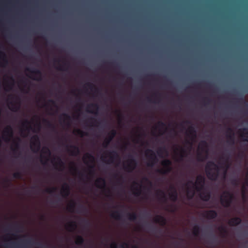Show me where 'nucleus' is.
<instances>
[{"label": "nucleus", "mask_w": 248, "mask_h": 248, "mask_svg": "<svg viewBox=\"0 0 248 248\" xmlns=\"http://www.w3.org/2000/svg\"><path fill=\"white\" fill-rule=\"evenodd\" d=\"M220 168L214 162L210 161L205 166V172L208 178L212 181H216L219 173Z\"/></svg>", "instance_id": "nucleus-1"}, {"label": "nucleus", "mask_w": 248, "mask_h": 248, "mask_svg": "<svg viewBox=\"0 0 248 248\" xmlns=\"http://www.w3.org/2000/svg\"><path fill=\"white\" fill-rule=\"evenodd\" d=\"M234 199L233 194L228 191H225L221 196L220 202L225 207H229Z\"/></svg>", "instance_id": "nucleus-2"}, {"label": "nucleus", "mask_w": 248, "mask_h": 248, "mask_svg": "<svg viewBox=\"0 0 248 248\" xmlns=\"http://www.w3.org/2000/svg\"><path fill=\"white\" fill-rule=\"evenodd\" d=\"M145 155L148 158L147 166L153 167L157 162L158 159L155 152L151 149H147L145 152Z\"/></svg>", "instance_id": "nucleus-3"}, {"label": "nucleus", "mask_w": 248, "mask_h": 248, "mask_svg": "<svg viewBox=\"0 0 248 248\" xmlns=\"http://www.w3.org/2000/svg\"><path fill=\"white\" fill-rule=\"evenodd\" d=\"M163 168L158 169L156 171L162 174H167L170 173L172 170V162L169 159L163 160L161 162Z\"/></svg>", "instance_id": "nucleus-4"}, {"label": "nucleus", "mask_w": 248, "mask_h": 248, "mask_svg": "<svg viewBox=\"0 0 248 248\" xmlns=\"http://www.w3.org/2000/svg\"><path fill=\"white\" fill-rule=\"evenodd\" d=\"M129 159L127 160V165L124 167V170L128 172H132L137 166V161L131 155H128Z\"/></svg>", "instance_id": "nucleus-5"}, {"label": "nucleus", "mask_w": 248, "mask_h": 248, "mask_svg": "<svg viewBox=\"0 0 248 248\" xmlns=\"http://www.w3.org/2000/svg\"><path fill=\"white\" fill-rule=\"evenodd\" d=\"M188 183L194 185L197 190L200 191L203 188L205 184V178L202 175H199L197 177L195 183H194L192 181H189Z\"/></svg>", "instance_id": "nucleus-6"}, {"label": "nucleus", "mask_w": 248, "mask_h": 248, "mask_svg": "<svg viewBox=\"0 0 248 248\" xmlns=\"http://www.w3.org/2000/svg\"><path fill=\"white\" fill-rule=\"evenodd\" d=\"M31 148L34 153H37L39 151L40 149V141L38 135H35L31 137Z\"/></svg>", "instance_id": "nucleus-7"}, {"label": "nucleus", "mask_w": 248, "mask_h": 248, "mask_svg": "<svg viewBox=\"0 0 248 248\" xmlns=\"http://www.w3.org/2000/svg\"><path fill=\"white\" fill-rule=\"evenodd\" d=\"M13 137V130L10 125L7 126L3 132V139L6 142L10 141L11 138Z\"/></svg>", "instance_id": "nucleus-8"}, {"label": "nucleus", "mask_w": 248, "mask_h": 248, "mask_svg": "<svg viewBox=\"0 0 248 248\" xmlns=\"http://www.w3.org/2000/svg\"><path fill=\"white\" fill-rule=\"evenodd\" d=\"M117 134V131L115 129H112L108 133V137L105 140L103 146L104 148H107L113 139Z\"/></svg>", "instance_id": "nucleus-9"}, {"label": "nucleus", "mask_w": 248, "mask_h": 248, "mask_svg": "<svg viewBox=\"0 0 248 248\" xmlns=\"http://www.w3.org/2000/svg\"><path fill=\"white\" fill-rule=\"evenodd\" d=\"M226 133L228 139L227 142L230 145L233 146L235 144V141L233 130L231 127H228Z\"/></svg>", "instance_id": "nucleus-10"}, {"label": "nucleus", "mask_w": 248, "mask_h": 248, "mask_svg": "<svg viewBox=\"0 0 248 248\" xmlns=\"http://www.w3.org/2000/svg\"><path fill=\"white\" fill-rule=\"evenodd\" d=\"M26 70L33 74L35 77L33 78V79L35 80H41L42 73L40 70L38 69H31L28 68Z\"/></svg>", "instance_id": "nucleus-11"}, {"label": "nucleus", "mask_w": 248, "mask_h": 248, "mask_svg": "<svg viewBox=\"0 0 248 248\" xmlns=\"http://www.w3.org/2000/svg\"><path fill=\"white\" fill-rule=\"evenodd\" d=\"M202 216L207 219H213L217 217V213L214 210H207L202 214Z\"/></svg>", "instance_id": "nucleus-12"}, {"label": "nucleus", "mask_w": 248, "mask_h": 248, "mask_svg": "<svg viewBox=\"0 0 248 248\" xmlns=\"http://www.w3.org/2000/svg\"><path fill=\"white\" fill-rule=\"evenodd\" d=\"M99 105L96 103H91L87 107V111L91 113L97 114L99 110Z\"/></svg>", "instance_id": "nucleus-13"}, {"label": "nucleus", "mask_w": 248, "mask_h": 248, "mask_svg": "<svg viewBox=\"0 0 248 248\" xmlns=\"http://www.w3.org/2000/svg\"><path fill=\"white\" fill-rule=\"evenodd\" d=\"M70 193V187L68 184L67 183H64L63 186H62L61 194L62 196L66 198L68 197Z\"/></svg>", "instance_id": "nucleus-14"}, {"label": "nucleus", "mask_w": 248, "mask_h": 248, "mask_svg": "<svg viewBox=\"0 0 248 248\" xmlns=\"http://www.w3.org/2000/svg\"><path fill=\"white\" fill-rule=\"evenodd\" d=\"M96 186L100 189H105L106 187V181L103 178L100 177L95 181Z\"/></svg>", "instance_id": "nucleus-15"}, {"label": "nucleus", "mask_w": 248, "mask_h": 248, "mask_svg": "<svg viewBox=\"0 0 248 248\" xmlns=\"http://www.w3.org/2000/svg\"><path fill=\"white\" fill-rule=\"evenodd\" d=\"M71 148H72V150H71L68 148V146L67 145V151L70 153V155L73 156H77L79 154L80 150L79 148L76 145H71Z\"/></svg>", "instance_id": "nucleus-16"}, {"label": "nucleus", "mask_w": 248, "mask_h": 248, "mask_svg": "<svg viewBox=\"0 0 248 248\" xmlns=\"http://www.w3.org/2000/svg\"><path fill=\"white\" fill-rule=\"evenodd\" d=\"M154 221L155 223H159L161 226H165L167 223L166 218L160 215H157L154 218Z\"/></svg>", "instance_id": "nucleus-17"}, {"label": "nucleus", "mask_w": 248, "mask_h": 248, "mask_svg": "<svg viewBox=\"0 0 248 248\" xmlns=\"http://www.w3.org/2000/svg\"><path fill=\"white\" fill-rule=\"evenodd\" d=\"M170 189L172 190V191L169 194L170 198L172 201L175 202H176L178 199L177 191L175 188L173 186L170 187Z\"/></svg>", "instance_id": "nucleus-18"}, {"label": "nucleus", "mask_w": 248, "mask_h": 248, "mask_svg": "<svg viewBox=\"0 0 248 248\" xmlns=\"http://www.w3.org/2000/svg\"><path fill=\"white\" fill-rule=\"evenodd\" d=\"M242 222V219L239 217H235L231 218L228 222L230 226H235L240 224Z\"/></svg>", "instance_id": "nucleus-19"}, {"label": "nucleus", "mask_w": 248, "mask_h": 248, "mask_svg": "<svg viewBox=\"0 0 248 248\" xmlns=\"http://www.w3.org/2000/svg\"><path fill=\"white\" fill-rule=\"evenodd\" d=\"M109 163H113L115 159L119 158V155L116 151L109 152Z\"/></svg>", "instance_id": "nucleus-20"}, {"label": "nucleus", "mask_w": 248, "mask_h": 248, "mask_svg": "<svg viewBox=\"0 0 248 248\" xmlns=\"http://www.w3.org/2000/svg\"><path fill=\"white\" fill-rule=\"evenodd\" d=\"M129 245L128 243L124 242L120 245L119 248H129ZM110 248H118V244L113 242L110 245Z\"/></svg>", "instance_id": "nucleus-21"}, {"label": "nucleus", "mask_w": 248, "mask_h": 248, "mask_svg": "<svg viewBox=\"0 0 248 248\" xmlns=\"http://www.w3.org/2000/svg\"><path fill=\"white\" fill-rule=\"evenodd\" d=\"M77 227V223L75 221H70L66 225V229L69 232H73Z\"/></svg>", "instance_id": "nucleus-22"}, {"label": "nucleus", "mask_w": 248, "mask_h": 248, "mask_svg": "<svg viewBox=\"0 0 248 248\" xmlns=\"http://www.w3.org/2000/svg\"><path fill=\"white\" fill-rule=\"evenodd\" d=\"M57 161L54 163V165L56 169H57V167L59 166L60 169L59 170H62L64 168V163L62 161V159L60 157L57 158Z\"/></svg>", "instance_id": "nucleus-23"}, {"label": "nucleus", "mask_w": 248, "mask_h": 248, "mask_svg": "<svg viewBox=\"0 0 248 248\" xmlns=\"http://www.w3.org/2000/svg\"><path fill=\"white\" fill-rule=\"evenodd\" d=\"M201 199L205 202L209 201L211 198V194L209 192H203L200 194Z\"/></svg>", "instance_id": "nucleus-24"}, {"label": "nucleus", "mask_w": 248, "mask_h": 248, "mask_svg": "<svg viewBox=\"0 0 248 248\" xmlns=\"http://www.w3.org/2000/svg\"><path fill=\"white\" fill-rule=\"evenodd\" d=\"M175 150L176 151L180 150V160H182L183 158L186 156V152L185 148L182 147H179V148L176 147Z\"/></svg>", "instance_id": "nucleus-25"}, {"label": "nucleus", "mask_w": 248, "mask_h": 248, "mask_svg": "<svg viewBox=\"0 0 248 248\" xmlns=\"http://www.w3.org/2000/svg\"><path fill=\"white\" fill-rule=\"evenodd\" d=\"M240 131H245L246 132L241 135L242 140L248 142V128H244Z\"/></svg>", "instance_id": "nucleus-26"}, {"label": "nucleus", "mask_w": 248, "mask_h": 248, "mask_svg": "<svg viewBox=\"0 0 248 248\" xmlns=\"http://www.w3.org/2000/svg\"><path fill=\"white\" fill-rule=\"evenodd\" d=\"M111 217L116 220H120L122 219V215L118 211L113 212L111 214Z\"/></svg>", "instance_id": "nucleus-27"}, {"label": "nucleus", "mask_w": 248, "mask_h": 248, "mask_svg": "<svg viewBox=\"0 0 248 248\" xmlns=\"http://www.w3.org/2000/svg\"><path fill=\"white\" fill-rule=\"evenodd\" d=\"M187 131L193 139L196 137V131L194 126H190L189 127Z\"/></svg>", "instance_id": "nucleus-28"}, {"label": "nucleus", "mask_w": 248, "mask_h": 248, "mask_svg": "<svg viewBox=\"0 0 248 248\" xmlns=\"http://www.w3.org/2000/svg\"><path fill=\"white\" fill-rule=\"evenodd\" d=\"M128 219L130 221H135L137 218V215L135 212L128 213L126 214Z\"/></svg>", "instance_id": "nucleus-29"}, {"label": "nucleus", "mask_w": 248, "mask_h": 248, "mask_svg": "<svg viewBox=\"0 0 248 248\" xmlns=\"http://www.w3.org/2000/svg\"><path fill=\"white\" fill-rule=\"evenodd\" d=\"M43 122L45 123L46 125V126L51 129L52 131L55 130V125L51 123L50 121L46 119H44Z\"/></svg>", "instance_id": "nucleus-30"}, {"label": "nucleus", "mask_w": 248, "mask_h": 248, "mask_svg": "<svg viewBox=\"0 0 248 248\" xmlns=\"http://www.w3.org/2000/svg\"><path fill=\"white\" fill-rule=\"evenodd\" d=\"M0 58L2 60L3 65L5 66L8 64V60L6 54L2 51H0Z\"/></svg>", "instance_id": "nucleus-31"}, {"label": "nucleus", "mask_w": 248, "mask_h": 248, "mask_svg": "<svg viewBox=\"0 0 248 248\" xmlns=\"http://www.w3.org/2000/svg\"><path fill=\"white\" fill-rule=\"evenodd\" d=\"M84 242V239L82 236L78 235L77 236L75 243L77 245H82L83 244Z\"/></svg>", "instance_id": "nucleus-32"}, {"label": "nucleus", "mask_w": 248, "mask_h": 248, "mask_svg": "<svg viewBox=\"0 0 248 248\" xmlns=\"http://www.w3.org/2000/svg\"><path fill=\"white\" fill-rule=\"evenodd\" d=\"M199 147L202 151H204L208 147L207 142L205 140H202L200 142Z\"/></svg>", "instance_id": "nucleus-33"}, {"label": "nucleus", "mask_w": 248, "mask_h": 248, "mask_svg": "<svg viewBox=\"0 0 248 248\" xmlns=\"http://www.w3.org/2000/svg\"><path fill=\"white\" fill-rule=\"evenodd\" d=\"M22 125L24 127H26L27 130H29L32 129V127L30 125V122L27 120H25L22 124Z\"/></svg>", "instance_id": "nucleus-34"}, {"label": "nucleus", "mask_w": 248, "mask_h": 248, "mask_svg": "<svg viewBox=\"0 0 248 248\" xmlns=\"http://www.w3.org/2000/svg\"><path fill=\"white\" fill-rule=\"evenodd\" d=\"M140 186H140V187H138L137 186L135 187H133V189L134 190V191L133 192V194L136 196H140L141 195V190L140 188Z\"/></svg>", "instance_id": "nucleus-35"}, {"label": "nucleus", "mask_w": 248, "mask_h": 248, "mask_svg": "<svg viewBox=\"0 0 248 248\" xmlns=\"http://www.w3.org/2000/svg\"><path fill=\"white\" fill-rule=\"evenodd\" d=\"M10 104L11 105V107H9V108L11 110L14 112H16L19 109V106H16V104L13 102H11Z\"/></svg>", "instance_id": "nucleus-36"}, {"label": "nucleus", "mask_w": 248, "mask_h": 248, "mask_svg": "<svg viewBox=\"0 0 248 248\" xmlns=\"http://www.w3.org/2000/svg\"><path fill=\"white\" fill-rule=\"evenodd\" d=\"M75 133H76V134H77L78 135L79 137H84V136H87L88 135V133L87 132H84L82 130H81L80 129H77L76 130H75Z\"/></svg>", "instance_id": "nucleus-37"}, {"label": "nucleus", "mask_w": 248, "mask_h": 248, "mask_svg": "<svg viewBox=\"0 0 248 248\" xmlns=\"http://www.w3.org/2000/svg\"><path fill=\"white\" fill-rule=\"evenodd\" d=\"M225 161H226V163L225 164L226 169H225V170L224 171V175H226V172H227V170L229 168L230 165L228 163L229 157L226 156L225 155H223L221 157V159H225Z\"/></svg>", "instance_id": "nucleus-38"}, {"label": "nucleus", "mask_w": 248, "mask_h": 248, "mask_svg": "<svg viewBox=\"0 0 248 248\" xmlns=\"http://www.w3.org/2000/svg\"><path fill=\"white\" fill-rule=\"evenodd\" d=\"M200 233V227L196 225H195L193 229V234L196 236H197Z\"/></svg>", "instance_id": "nucleus-39"}, {"label": "nucleus", "mask_w": 248, "mask_h": 248, "mask_svg": "<svg viewBox=\"0 0 248 248\" xmlns=\"http://www.w3.org/2000/svg\"><path fill=\"white\" fill-rule=\"evenodd\" d=\"M62 116H63L64 118V122H65V121H68L67 124L68 125H70L69 121H70L71 119V117H70V116H69L68 114H67L66 113H63L62 115Z\"/></svg>", "instance_id": "nucleus-40"}, {"label": "nucleus", "mask_w": 248, "mask_h": 248, "mask_svg": "<svg viewBox=\"0 0 248 248\" xmlns=\"http://www.w3.org/2000/svg\"><path fill=\"white\" fill-rule=\"evenodd\" d=\"M57 188L56 187H53L51 188H47L46 189V191L50 194H52L55 193L57 190Z\"/></svg>", "instance_id": "nucleus-41"}, {"label": "nucleus", "mask_w": 248, "mask_h": 248, "mask_svg": "<svg viewBox=\"0 0 248 248\" xmlns=\"http://www.w3.org/2000/svg\"><path fill=\"white\" fill-rule=\"evenodd\" d=\"M156 194L157 196H160L162 198L166 200V194L164 191L159 189L157 190Z\"/></svg>", "instance_id": "nucleus-42"}, {"label": "nucleus", "mask_w": 248, "mask_h": 248, "mask_svg": "<svg viewBox=\"0 0 248 248\" xmlns=\"http://www.w3.org/2000/svg\"><path fill=\"white\" fill-rule=\"evenodd\" d=\"M85 158H88L92 162H93L94 160V157L92 154L89 153L86 154Z\"/></svg>", "instance_id": "nucleus-43"}, {"label": "nucleus", "mask_w": 248, "mask_h": 248, "mask_svg": "<svg viewBox=\"0 0 248 248\" xmlns=\"http://www.w3.org/2000/svg\"><path fill=\"white\" fill-rule=\"evenodd\" d=\"M42 152L48 155L49 156L51 155V151L47 147H45L42 150Z\"/></svg>", "instance_id": "nucleus-44"}, {"label": "nucleus", "mask_w": 248, "mask_h": 248, "mask_svg": "<svg viewBox=\"0 0 248 248\" xmlns=\"http://www.w3.org/2000/svg\"><path fill=\"white\" fill-rule=\"evenodd\" d=\"M13 176L14 178L16 179H21L22 177V174L20 172L17 171L16 172H15Z\"/></svg>", "instance_id": "nucleus-45"}, {"label": "nucleus", "mask_w": 248, "mask_h": 248, "mask_svg": "<svg viewBox=\"0 0 248 248\" xmlns=\"http://www.w3.org/2000/svg\"><path fill=\"white\" fill-rule=\"evenodd\" d=\"M75 205L76 203L74 201L71 202L68 207V211L72 212L74 210L75 207Z\"/></svg>", "instance_id": "nucleus-46"}, {"label": "nucleus", "mask_w": 248, "mask_h": 248, "mask_svg": "<svg viewBox=\"0 0 248 248\" xmlns=\"http://www.w3.org/2000/svg\"><path fill=\"white\" fill-rule=\"evenodd\" d=\"M218 230L223 236L227 233V231L224 227L221 226L218 228Z\"/></svg>", "instance_id": "nucleus-47"}, {"label": "nucleus", "mask_w": 248, "mask_h": 248, "mask_svg": "<svg viewBox=\"0 0 248 248\" xmlns=\"http://www.w3.org/2000/svg\"><path fill=\"white\" fill-rule=\"evenodd\" d=\"M238 96L239 97H238L237 100L238 102H246V100L244 99L243 96L241 94H238Z\"/></svg>", "instance_id": "nucleus-48"}, {"label": "nucleus", "mask_w": 248, "mask_h": 248, "mask_svg": "<svg viewBox=\"0 0 248 248\" xmlns=\"http://www.w3.org/2000/svg\"><path fill=\"white\" fill-rule=\"evenodd\" d=\"M68 65L67 63L66 62H63V64L62 65H60L57 69L61 71H66L67 69H64V67Z\"/></svg>", "instance_id": "nucleus-49"}, {"label": "nucleus", "mask_w": 248, "mask_h": 248, "mask_svg": "<svg viewBox=\"0 0 248 248\" xmlns=\"http://www.w3.org/2000/svg\"><path fill=\"white\" fill-rule=\"evenodd\" d=\"M204 159V158L203 157V156L201 153H198L197 155V160L199 161H203Z\"/></svg>", "instance_id": "nucleus-50"}, {"label": "nucleus", "mask_w": 248, "mask_h": 248, "mask_svg": "<svg viewBox=\"0 0 248 248\" xmlns=\"http://www.w3.org/2000/svg\"><path fill=\"white\" fill-rule=\"evenodd\" d=\"M157 125H158V126L162 127V128L165 127L166 126V124L161 121H159L157 123Z\"/></svg>", "instance_id": "nucleus-51"}, {"label": "nucleus", "mask_w": 248, "mask_h": 248, "mask_svg": "<svg viewBox=\"0 0 248 248\" xmlns=\"http://www.w3.org/2000/svg\"><path fill=\"white\" fill-rule=\"evenodd\" d=\"M14 144L15 146V148L14 149H12L14 153H15L17 150L19 148V144L17 142L14 141Z\"/></svg>", "instance_id": "nucleus-52"}, {"label": "nucleus", "mask_w": 248, "mask_h": 248, "mask_svg": "<svg viewBox=\"0 0 248 248\" xmlns=\"http://www.w3.org/2000/svg\"><path fill=\"white\" fill-rule=\"evenodd\" d=\"M86 86L91 90H92L94 87V85L93 84L90 82H88L87 83H86Z\"/></svg>", "instance_id": "nucleus-53"}, {"label": "nucleus", "mask_w": 248, "mask_h": 248, "mask_svg": "<svg viewBox=\"0 0 248 248\" xmlns=\"http://www.w3.org/2000/svg\"><path fill=\"white\" fill-rule=\"evenodd\" d=\"M165 149L164 148H160L158 150L157 152V154L160 155H161L163 153V151H165Z\"/></svg>", "instance_id": "nucleus-54"}, {"label": "nucleus", "mask_w": 248, "mask_h": 248, "mask_svg": "<svg viewBox=\"0 0 248 248\" xmlns=\"http://www.w3.org/2000/svg\"><path fill=\"white\" fill-rule=\"evenodd\" d=\"M94 166L92 165L89 167V172L91 174H93L94 173L93 171Z\"/></svg>", "instance_id": "nucleus-55"}, {"label": "nucleus", "mask_w": 248, "mask_h": 248, "mask_svg": "<svg viewBox=\"0 0 248 248\" xmlns=\"http://www.w3.org/2000/svg\"><path fill=\"white\" fill-rule=\"evenodd\" d=\"M232 184L235 186H237L238 185V180L236 179H233L232 181Z\"/></svg>", "instance_id": "nucleus-56"}, {"label": "nucleus", "mask_w": 248, "mask_h": 248, "mask_svg": "<svg viewBox=\"0 0 248 248\" xmlns=\"http://www.w3.org/2000/svg\"><path fill=\"white\" fill-rule=\"evenodd\" d=\"M194 193L193 192H192L191 193H190V192H188L187 197H188V199H192L193 197H194Z\"/></svg>", "instance_id": "nucleus-57"}, {"label": "nucleus", "mask_w": 248, "mask_h": 248, "mask_svg": "<svg viewBox=\"0 0 248 248\" xmlns=\"http://www.w3.org/2000/svg\"><path fill=\"white\" fill-rule=\"evenodd\" d=\"M205 99L206 100V101L205 103V105L206 106V105H209L210 103L211 100L209 98H204V100H205Z\"/></svg>", "instance_id": "nucleus-58"}, {"label": "nucleus", "mask_w": 248, "mask_h": 248, "mask_svg": "<svg viewBox=\"0 0 248 248\" xmlns=\"http://www.w3.org/2000/svg\"><path fill=\"white\" fill-rule=\"evenodd\" d=\"M10 79H11V81H12V82H13L11 85H9V86H8V87H9V89H10V90H11V89H12V86H13V83H14V78H13L12 77H11V78H10Z\"/></svg>", "instance_id": "nucleus-59"}, {"label": "nucleus", "mask_w": 248, "mask_h": 248, "mask_svg": "<svg viewBox=\"0 0 248 248\" xmlns=\"http://www.w3.org/2000/svg\"><path fill=\"white\" fill-rule=\"evenodd\" d=\"M84 221L85 222V223L86 224V225L87 227H89L90 226V223L89 221L88 220L85 219V220H84Z\"/></svg>", "instance_id": "nucleus-60"}, {"label": "nucleus", "mask_w": 248, "mask_h": 248, "mask_svg": "<svg viewBox=\"0 0 248 248\" xmlns=\"http://www.w3.org/2000/svg\"><path fill=\"white\" fill-rule=\"evenodd\" d=\"M242 192L243 196H245L246 191H245V187L244 186H243L242 188Z\"/></svg>", "instance_id": "nucleus-61"}, {"label": "nucleus", "mask_w": 248, "mask_h": 248, "mask_svg": "<svg viewBox=\"0 0 248 248\" xmlns=\"http://www.w3.org/2000/svg\"><path fill=\"white\" fill-rule=\"evenodd\" d=\"M48 102H49V103H51L52 104H53V105H55V102L53 100H52V99H49V100H48Z\"/></svg>", "instance_id": "nucleus-62"}, {"label": "nucleus", "mask_w": 248, "mask_h": 248, "mask_svg": "<svg viewBox=\"0 0 248 248\" xmlns=\"http://www.w3.org/2000/svg\"><path fill=\"white\" fill-rule=\"evenodd\" d=\"M36 127H37L38 128V131H39L40 130V128H41V124L40 123H38L37 124H36Z\"/></svg>", "instance_id": "nucleus-63"}, {"label": "nucleus", "mask_w": 248, "mask_h": 248, "mask_svg": "<svg viewBox=\"0 0 248 248\" xmlns=\"http://www.w3.org/2000/svg\"><path fill=\"white\" fill-rule=\"evenodd\" d=\"M26 242H27L28 244H31V243L32 242V241L30 239V240H27V241H26Z\"/></svg>", "instance_id": "nucleus-64"}]
</instances>
